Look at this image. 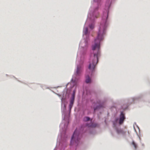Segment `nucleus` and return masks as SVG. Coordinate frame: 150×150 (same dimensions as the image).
<instances>
[{"label":"nucleus","instance_id":"f257e3e1","mask_svg":"<svg viewBox=\"0 0 150 150\" xmlns=\"http://www.w3.org/2000/svg\"><path fill=\"white\" fill-rule=\"evenodd\" d=\"M106 27L105 21L100 24L99 32L97 38L95 40L94 43L92 45L93 53L90 57L88 69L91 71L94 70L96 64L98 62V58L100 55V42L103 39V35L105 33Z\"/></svg>","mask_w":150,"mask_h":150},{"label":"nucleus","instance_id":"f03ea898","mask_svg":"<svg viewBox=\"0 0 150 150\" xmlns=\"http://www.w3.org/2000/svg\"><path fill=\"white\" fill-rule=\"evenodd\" d=\"M81 137L80 131L76 129L72 137L70 144L71 145L75 144V145H77L79 142Z\"/></svg>","mask_w":150,"mask_h":150},{"label":"nucleus","instance_id":"7ed1b4c3","mask_svg":"<svg viewBox=\"0 0 150 150\" xmlns=\"http://www.w3.org/2000/svg\"><path fill=\"white\" fill-rule=\"evenodd\" d=\"M125 119L124 115L123 113L121 112L120 116V120H119V124L121 125L123 123L124 120Z\"/></svg>","mask_w":150,"mask_h":150},{"label":"nucleus","instance_id":"20e7f679","mask_svg":"<svg viewBox=\"0 0 150 150\" xmlns=\"http://www.w3.org/2000/svg\"><path fill=\"white\" fill-rule=\"evenodd\" d=\"M81 68L82 67L81 66H78L77 68L76 71V74L77 75H79L81 73Z\"/></svg>","mask_w":150,"mask_h":150},{"label":"nucleus","instance_id":"39448f33","mask_svg":"<svg viewBox=\"0 0 150 150\" xmlns=\"http://www.w3.org/2000/svg\"><path fill=\"white\" fill-rule=\"evenodd\" d=\"M116 132L118 134H124L125 133V132L124 131L121 129L118 128L116 129Z\"/></svg>","mask_w":150,"mask_h":150},{"label":"nucleus","instance_id":"423d86ee","mask_svg":"<svg viewBox=\"0 0 150 150\" xmlns=\"http://www.w3.org/2000/svg\"><path fill=\"white\" fill-rule=\"evenodd\" d=\"M97 125L96 124H93L91 123H91L90 124H86V126L88 127H94L96 126Z\"/></svg>","mask_w":150,"mask_h":150},{"label":"nucleus","instance_id":"0eeeda50","mask_svg":"<svg viewBox=\"0 0 150 150\" xmlns=\"http://www.w3.org/2000/svg\"><path fill=\"white\" fill-rule=\"evenodd\" d=\"M86 82L87 83H89L91 82V79L89 76L88 75L86 76Z\"/></svg>","mask_w":150,"mask_h":150},{"label":"nucleus","instance_id":"6e6552de","mask_svg":"<svg viewBox=\"0 0 150 150\" xmlns=\"http://www.w3.org/2000/svg\"><path fill=\"white\" fill-rule=\"evenodd\" d=\"M74 101H73V100H71L70 102V103L69 104V108L70 109H71V108H72L73 105V104Z\"/></svg>","mask_w":150,"mask_h":150},{"label":"nucleus","instance_id":"1a4fd4ad","mask_svg":"<svg viewBox=\"0 0 150 150\" xmlns=\"http://www.w3.org/2000/svg\"><path fill=\"white\" fill-rule=\"evenodd\" d=\"M132 144L133 145L135 149H136L137 147V144L135 143L134 141H133L132 142Z\"/></svg>","mask_w":150,"mask_h":150},{"label":"nucleus","instance_id":"9d476101","mask_svg":"<svg viewBox=\"0 0 150 150\" xmlns=\"http://www.w3.org/2000/svg\"><path fill=\"white\" fill-rule=\"evenodd\" d=\"M90 118L88 117H85L83 118V120L84 121H87L90 120Z\"/></svg>","mask_w":150,"mask_h":150},{"label":"nucleus","instance_id":"9b49d317","mask_svg":"<svg viewBox=\"0 0 150 150\" xmlns=\"http://www.w3.org/2000/svg\"><path fill=\"white\" fill-rule=\"evenodd\" d=\"M94 27V25L93 24H91V25H90V28L92 29Z\"/></svg>","mask_w":150,"mask_h":150},{"label":"nucleus","instance_id":"f8f14e48","mask_svg":"<svg viewBox=\"0 0 150 150\" xmlns=\"http://www.w3.org/2000/svg\"><path fill=\"white\" fill-rule=\"evenodd\" d=\"M85 34H87V32H88V28H86L85 29Z\"/></svg>","mask_w":150,"mask_h":150},{"label":"nucleus","instance_id":"ddd939ff","mask_svg":"<svg viewBox=\"0 0 150 150\" xmlns=\"http://www.w3.org/2000/svg\"><path fill=\"white\" fill-rule=\"evenodd\" d=\"M74 93H73V94H72V97H74Z\"/></svg>","mask_w":150,"mask_h":150},{"label":"nucleus","instance_id":"4468645a","mask_svg":"<svg viewBox=\"0 0 150 150\" xmlns=\"http://www.w3.org/2000/svg\"><path fill=\"white\" fill-rule=\"evenodd\" d=\"M74 97H72L71 100H73V101H74Z\"/></svg>","mask_w":150,"mask_h":150},{"label":"nucleus","instance_id":"2eb2a0df","mask_svg":"<svg viewBox=\"0 0 150 150\" xmlns=\"http://www.w3.org/2000/svg\"><path fill=\"white\" fill-rule=\"evenodd\" d=\"M96 108H95L94 110H96Z\"/></svg>","mask_w":150,"mask_h":150},{"label":"nucleus","instance_id":"dca6fc26","mask_svg":"<svg viewBox=\"0 0 150 150\" xmlns=\"http://www.w3.org/2000/svg\"><path fill=\"white\" fill-rule=\"evenodd\" d=\"M108 14H107V17H106V18H108Z\"/></svg>","mask_w":150,"mask_h":150}]
</instances>
